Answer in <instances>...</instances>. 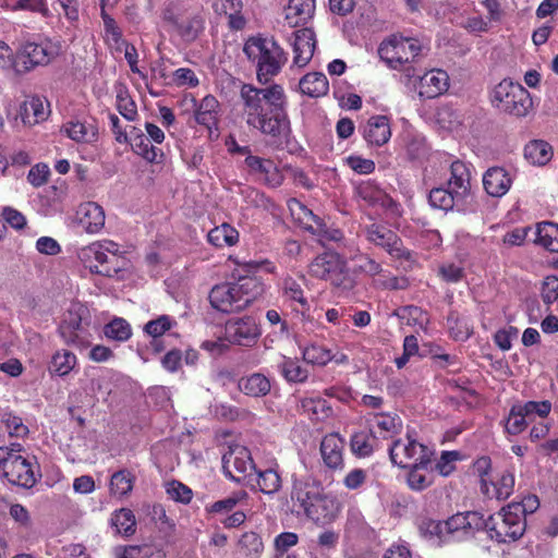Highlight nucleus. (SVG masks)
<instances>
[{
    "mask_svg": "<svg viewBox=\"0 0 558 558\" xmlns=\"http://www.w3.org/2000/svg\"><path fill=\"white\" fill-rule=\"evenodd\" d=\"M240 98L243 119L250 128L270 136L276 145L288 143L291 128L286 112L284 90L280 85L257 88L244 84Z\"/></svg>",
    "mask_w": 558,
    "mask_h": 558,
    "instance_id": "nucleus-1",
    "label": "nucleus"
},
{
    "mask_svg": "<svg viewBox=\"0 0 558 558\" xmlns=\"http://www.w3.org/2000/svg\"><path fill=\"white\" fill-rule=\"evenodd\" d=\"M290 511L303 515L318 526L335 522L342 510L338 497L326 492L318 481L294 478L290 490Z\"/></svg>",
    "mask_w": 558,
    "mask_h": 558,
    "instance_id": "nucleus-2",
    "label": "nucleus"
},
{
    "mask_svg": "<svg viewBox=\"0 0 558 558\" xmlns=\"http://www.w3.org/2000/svg\"><path fill=\"white\" fill-rule=\"evenodd\" d=\"M264 293V283L254 276H242L233 282L215 284L208 294L213 308L225 314L246 310Z\"/></svg>",
    "mask_w": 558,
    "mask_h": 558,
    "instance_id": "nucleus-3",
    "label": "nucleus"
},
{
    "mask_svg": "<svg viewBox=\"0 0 558 558\" xmlns=\"http://www.w3.org/2000/svg\"><path fill=\"white\" fill-rule=\"evenodd\" d=\"M0 471L9 483L24 488L34 487L41 477L36 458L20 444L0 447Z\"/></svg>",
    "mask_w": 558,
    "mask_h": 558,
    "instance_id": "nucleus-4",
    "label": "nucleus"
},
{
    "mask_svg": "<svg viewBox=\"0 0 558 558\" xmlns=\"http://www.w3.org/2000/svg\"><path fill=\"white\" fill-rule=\"evenodd\" d=\"M246 57L256 63L257 78L262 84L268 83L276 76L287 62V54L274 38L255 36L246 40L244 48Z\"/></svg>",
    "mask_w": 558,
    "mask_h": 558,
    "instance_id": "nucleus-5",
    "label": "nucleus"
},
{
    "mask_svg": "<svg viewBox=\"0 0 558 558\" xmlns=\"http://www.w3.org/2000/svg\"><path fill=\"white\" fill-rule=\"evenodd\" d=\"M308 272L312 277L328 281L335 289L342 292L351 291L356 284L345 258L335 251L318 254L311 262Z\"/></svg>",
    "mask_w": 558,
    "mask_h": 558,
    "instance_id": "nucleus-6",
    "label": "nucleus"
},
{
    "mask_svg": "<svg viewBox=\"0 0 558 558\" xmlns=\"http://www.w3.org/2000/svg\"><path fill=\"white\" fill-rule=\"evenodd\" d=\"M89 319L88 307L81 302H72L58 328L62 340L68 345L87 348L90 343Z\"/></svg>",
    "mask_w": 558,
    "mask_h": 558,
    "instance_id": "nucleus-7",
    "label": "nucleus"
},
{
    "mask_svg": "<svg viewBox=\"0 0 558 558\" xmlns=\"http://www.w3.org/2000/svg\"><path fill=\"white\" fill-rule=\"evenodd\" d=\"M61 51V44L50 38L27 40L16 51L15 73L23 74L50 63Z\"/></svg>",
    "mask_w": 558,
    "mask_h": 558,
    "instance_id": "nucleus-8",
    "label": "nucleus"
},
{
    "mask_svg": "<svg viewBox=\"0 0 558 558\" xmlns=\"http://www.w3.org/2000/svg\"><path fill=\"white\" fill-rule=\"evenodd\" d=\"M162 20L186 44L193 43L204 31L205 25L202 13L187 10L178 2H170L165 7Z\"/></svg>",
    "mask_w": 558,
    "mask_h": 558,
    "instance_id": "nucleus-9",
    "label": "nucleus"
},
{
    "mask_svg": "<svg viewBox=\"0 0 558 558\" xmlns=\"http://www.w3.org/2000/svg\"><path fill=\"white\" fill-rule=\"evenodd\" d=\"M518 506L510 504L488 517V535L497 543H511L520 539L526 529V519L518 513Z\"/></svg>",
    "mask_w": 558,
    "mask_h": 558,
    "instance_id": "nucleus-10",
    "label": "nucleus"
},
{
    "mask_svg": "<svg viewBox=\"0 0 558 558\" xmlns=\"http://www.w3.org/2000/svg\"><path fill=\"white\" fill-rule=\"evenodd\" d=\"M493 105L515 117H525L532 108L530 93L519 83L502 80L492 93Z\"/></svg>",
    "mask_w": 558,
    "mask_h": 558,
    "instance_id": "nucleus-11",
    "label": "nucleus"
},
{
    "mask_svg": "<svg viewBox=\"0 0 558 558\" xmlns=\"http://www.w3.org/2000/svg\"><path fill=\"white\" fill-rule=\"evenodd\" d=\"M388 451L391 463L401 469H408L414 464L430 465L435 454L428 446L409 434L404 438L393 440Z\"/></svg>",
    "mask_w": 558,
    "mask_h": 558,
    "instance_id": "nucleus-12",
    "label": "nucleus"
},
{
    "mask_svg": "<svg viewBox=\"0 0 558 558\" xmlns=\"http://www.w3.org/2000/svg\"><path fill=\"white\" fill-rule=\"evenodd\" d=\"M553 404L548 400L526 401L513 404L508 415L501 421L504 433L509 436L522 434L533 421V415L545 418L549 415Z\"/></svg>",
    "mask_w": 558,
    "mask_h": 558,
    "instance_id": "nucleus-13",
    "label": "nucleus"
},
{
    "mask_svg": "<svg viewBox=\"0 0 558 558\" xmlns=\"http://www.w3.org/2000/svg\"><path fill=\"white\" fill-rule=\"evenodd\" d=\"M421 49L422 46L417 39L392 35L380 44L378 54L389 68L399 70L413 61Z\"/></svg>",
    "mask_w": 558,
    "mask_h": 558,
    "instance_id": "nucleus-14",
    "label": "nucleus"
},
{
    "mask_svg": "<svg viewBox=\"0 0 558 558\" xmlns=\"http://www.w3.org/2000/svg\"><path fill=\"white\" fill-rule=\"evenodd\" d=\"M366 240L384 250L389 256L400 262L413 263V253L404 246L397 232L385 225L373 222L365 227Z\"/></svg>",
    "mask_w": 558,
    "mask_h": 558,
    "instance_id": "nucleus-15",
    "label": "nucleus"
},
{
    "mask_svg": "<svg viewBox=\"0 0 558 558\" xmlns=\"http://www.w3.org/2000/svg\"><path fill=\"white\" fill-rule=\"evenodd\" d=\"M77 256L85 268L92 274L109 278L124 270L126 265L125 257H119L118 255L110 256L102 251L99 245L93 243L82 247Z\"/></svg>",
    "mask_w": 558,
    "mask_h": 558,
    "instance_id": "nucleus-16",
    "label": "nucleus"
},
{
    "mask_svg": "<svg viewBox=\"0 0 558 558\" xmlns=\"http://www.w3.org/2000/svg\"><path fill=\"white\" fill-rule=\"evenodd\" d=\"M226 339L240 347L252 348L262 336V328L256 317L243 315L241 317L230 318L225 326Z\"/></svg>",
    "mask_w": 558,
    "mask_h": 558,
    "instance_id": "nucleus-17",
    "label": "nucleus"
},
{
    "mask_svg": "<svg viewBox=\"0 0 558 558\" xmlns=\"http://www.w3.org/2000/svg\"><path fill=\"white\" fill-rule=\"evenodd\" d=\"M222 470L226 477L241 483L253 472H256V466L251 451L246 447L232 445L222 456Z\"/></svg>",
    "mask_w": 558,
    "mask_h": 558,
    "instance_id": "nucleus-18",
    "label": "nucleus"
},
{
    "mask_svg": "<svg viewBox=\"0 0 558 558\" xmlns=\"http://www.w3.org/2000/svg\"><path fill=\"white\" fill-rule=\"evenodd\" d=\"M355 194L371 206L379 205L395 217L402 215L401 205L389 196L375 180H362L354 185Z\"/></svg>",
    "mask_w": 558,
    "mask_h": 558,
    "instance_id": "nucleus-19",
    "label": "nucleus"
},
{
    "mask_svg": "<svg viewBox=\"0 0 558 558\" xmlns=\"http://www.w3.org/2000/svg\"><path fill=\"white\" fill-rule=\"evenodd\" d=\"M360 133L368 147H383L390 141L392 135L391 118L386 114L371 116L361 124Z\"/></svg>",
    "mask_w": 558,
    "mask_h": 558,
    "instance_id": "nucleus-20",
    "label": "nucleus"
},
{
    "mask_svg": "<svg viewBox=\"0 0 558 558\" xmlns=\"http://www.w3.org/2000/svg\"><path fill=\"white\" fill-rule=\"evenodd\" d=\"M344 438L336 432L325 435L320 441L319 451L324 465L331 471L344 469Z\"/></svg>",
    "mask_w": 558,
    "mask_h": 558,
    "instance_id": "nucleus-21",
    "label": "nucleus"
},
{
    "mask_svg": "<svg viewBox=\"0 0 558 558\" xmlns=\"http://www.w3.org/2000/svg\"><path fill=\"white\" fill-rule=\"evenodd\" d=\"M76 217L78 225L89 234L98 233L105 227V210L95 202L81 204L76 210Z\"/></svg>",
    "mask_w": 558,
    "mask_h": 558,
    "instance_id": "nucleus-22",
    "label": "nucleus"
},
{
    "mask_svg": "<svg viewBox=\"0 0 558 558\" xmlns=\"http://www.w3.org/2000/svg\"><path fill=\"white\" fill-rule=\"evenodd\" d=\"M293 61L292 66L304 68L313 58L315 49V35L310 28H302L294 33L292 43Z\"/></svg>",
    "mask_w": 558,
    "mask_h": 558,
    "instance_id": "nucleus-23",
    "label": "nucleus"
},
{
    "mask_svg": "<svg viewBox=\"0 0 558 558\" xmlns=\"http://www.w3.org/2000/svg\"><path fill=\"white\" fill-rule=\"evenodd\" d=\"M449 76L439 69H433L424 73L418 81V95L424 98H434L448 89Z\"/></svg>",
    "mask_w": 558,
    "mask_h": 558,
    "instance_id": "nucleus-24",
    "label": "nucleus"
},
{
    "mask_svg": "<svg viewBox=\"0 0 558 558\" xmlns=\"http://www.w3.org/2000/svg\"><path fill=\"white\" fill-rule=\"evenodd\" d=\"M61 132L78 144H93L98 140V128L94 122L72 119L63 123Z\"/></svg>",
    "mask_w": 558,
    "mask_h": 558,
    "instance_id": "nucleus-25",
    "label": "nucleus"
},
{
    "mask_svg": "<svg viewBox=\"0 0 558 558\" xmlns=\"http://www.w3.org/2000/svg\"><path fill=\"white\" fill-rule=\"evenodd\" d=\"M288 207L293 221L303 230L313 233L322 231V218L315 215L306 205L296 198L288 201Z\"/></svg>",
    "mask_w": 558,
    "mask_h": 558,
    "instance_id": "nucleus-26",
    "label": "nucleus"
},
{
    "mask_svg": "<svg viewBox=\"0 0 558 558\" xmlns=\"http://www.w3.org/2000/svg\"><path fill=\"white\" fill-rule=\"evenodd\" d=\"M349 445L352 454L359 459L373 456L379 448L378 438L372 429L353 432Z\"/></svg>",
    "mask_w": 558,
    "mask_h": 558,
    "instance_id": "nucleus-27",
    "label": "nucleus"
},
{
    "mask_svg": "<svg viewBox=\"0 0 558 558\" xmlns=\"http://www.w3.org/2000/svg\"><path fill=\"white\" fill-rule=\"evenodd\" d=\"M315 0H290L284 19L291 27L306 24L314 15Z\"/></svg>",
    "mask_w": 558,
    "mask_h": 558,
    "instance_id": "nucleus-28",
    "label": "nucleus"
},
{
    "mask_svg": "<svg viewBox=\"0 0 558 558\" xmlns=\"http://www.w3.org/2000/svg\"><path fill=\"white\" fill-rule=\"evenodd\" d=\"M219 113V102L211 95L205 96L195 105L194 117L198 124L211 130L217 125Z\"/></svg>",
    "mask_w": 558,
    "mask_h": 558,
    "instance_id": "nucleus-29",
    "label": "nucleus"
},
{
    "mask_svg": "<svg viewBox=\"0 0 558 558\" xmlns=\"http://www.w3.org/2000/svg\"><path fill=\"white\" fill-rule=\"evenodd\" d=\"M47 104L39 97H31L24 100L20 107V118L24 124L33 125L43 121L48 116Z\"/></svg>",
    "mask_w": 558,
    "mask_h": 558,
    "instance_id": "nucleus-30",
    "label": "nucleus"
},
{
    "mask_svg": "<svg viewBox=\"0 0 558 558\" xmlns=\"http://www.w3.org/2000/svg\"><path fill=\"white\" fill-rule=\"evenodd\" d=\"M238 387L241 392L246 396L260 398L270 392L271 384L268 377L260 373H254L250 376L242 377Z\"/></svg>",
    "mask_w": 558,
    "mask_h": 558,
    "instance_id": "nucleus-31",
    "label": "nucleus"
},
{
    "mask_svg": "<svg viewBox=\"0 0 558 558\" xmlns=\"http://www.w3.org/2000/svg\"><path fill=\"white\" fill-rule=\"evenodd\" d=\"M239 231L230 223L223 222L207 233V241L216 248L230 247L238 244Z\"/></svg>",
    "mask_w": 558,
    "mask_h": 558,
    "instance_id": "nucleus-32",
    "label": "nucleus"
},
{
    "mask_svg": "<svg viewBox=\"0 0 558 558\" xmlns=\"http://www.w3.org/2000/svg\"><path fill=\"white\" fill-rule=\"evenodd\" d=\"M302 94L310 97L325 96L329 90V83L322 72H312L304 75L299 83Z\"/></svg>",
    "mask_w": 558,
    "mask_h": 558,
    "instance_id": "nucleus-33",
    "label": "nucleus"
},
{
    "mask_svg": "<svg viewBox=\"0 0 558 558\" xmlns=\"http://www.w3.org/2000/svg\"><path fill=\"white\" fill-rule=\"evenodd\" d=\"M279 371L282 377L291 384H304L310 376L308 369L296 357L283 356L279 364Z\"/></svg>",
    "mask_w": 558,
    "mask_h": 558,
    "instance_id": "nucleus-34",
    "label": "nucleus"
},
{
    "mask_svg": "<svg viewBox=\"0 0 558 558\" xmlns=\"http://www.w3.org/2000/svg\"><path fill=\"white\" fill-rule=\"evenodd\" d=\"M135 481V475L128 469L114 472L109 484L111 495L120 499L129 496L133 490Z\"/></svg>",
    "mask_w": 558,
    "mask_h": 558,
    "instance_id": "nucleus-35",
    "label": "nucleus"
},
{
    "mask_svg": "<svg viewBox=\"0 0 558 558\" xmlns=\"http://www.w3.org/2000/svg\"><path fill=\"white\" fill-rule=\"evenodd\" d=\"M303 412L307 413L312 421L325 422L333 414L331 405L323 398H303L301 400Z\"/></svg>",
    "mask_w": 558,
    "mask_h": 558,
    "instance_id": "nucleus-36",
    "label": "nucleus"
},
{
    "mask_svg": "<svg viewBox=\"0 0 558 558\" xmlns=\"http://www.w3.org/2000/svg\"><path fill=\"white\" fill-rule=\"evenodd\" d=\"M524 157L532 165L543 166L551 159L553 148L545 141L534 140L525 145Z\"/></svg>",
    "mask_w": 558,
    "mask_h": 558,
    "instance_id": "nucleus-37",
    "label": "nucleus"
},
{
    "mask_svg": "<svg viewBox=\"0 0 558 558\" xmlns=\"http://www.w3.org/2000/svg\"><path fill=\"white\" fill-rule=\"evenodd\" d=\"M101 19L104 21V39L109 48L122 52L125 40L122 38V32L113 17H111L102 7Z\"/></svg>",
    "mask_w": 558,
    "mask_h": 558,
    "instance_id": "nucleus-38",
    "label": "nucleus"
},
{
    "mask_svg": "<svg viewBox=\"0 0 558 558\" xmlns=\"http://www.w3.org/2000/svg\"><path fill=\"white\" fill-rule=\"evenodd\" d=\"M490 487V495H485L487 498H496L498 500H506L511 496L514 488V475L511 471H502L495 482H488Z\"/></svg>",
    "mask_w": 558,
    "mask_h": 558,
    "instance_id": "nucleus-39",
    "label": "nucleus"
},
{
    "mask_svg": "<svg viewBox=\"0 0 558 558\" xmlns=\"http://www.w3.org/2000/svg\"><path fill=\"white\" fill-rule=\"evenodd\" d=\"M77 364L76 355L65 349L58 350L51 357L49 372L58 376L69 375Z\"/></svg>",
    "mask_w": 558,
    "mask_h": 558,
    "instance_id": "nucleus-40",
    "label": "nucleus"
},
{
    "mask_svg": "<svg viewBox=\"0 0 558 558\" xmlns=\"http://www.w3.org/2000/svg\"><path fill=\"white\" fill-rule=\"evenodd\" d=\"M111 525L117 533L126 537L132 536L136 532V519L133 511L129 508H121L111 514Z\"/></svg>",
    "mask_w": 558,
    "mask_h": 558,
    "instance_id": "nucleus-41",
    "label": "nucleus"
},
{
    "mask_svg": "<svg viewBox=\"0 0 558 558\" xmlns=\"http://www.w3.org/2000/svg\"><path fill=\"white\" fill-rule=\"evenodd\" d=\"M305 279L302 277L301 279H294L292 277H288L283 281V295L286 299L295 302L300 306V311L305 312L310 310V303L304 295V286Z\"/></svg>",
    "mask_w": 558,
    "mask_h": 558,
    "instance_id": "nucleus-42",
    "label": "nucleus"
},
{
    "mask_svg": "<svg viewBox=\"0 0 558 558\" xmlns=\"http://www.w3.org/2000/svg\"><path fill=\"white\" fill-rule=\"evenodd\" d=\"M236 549L245 558H259L264 550V544L259 534L251 531L241 535Z\"/></svg>",
    "mask_w": 558,
    "mask_h": 558,
    "instance_id": "nucleus-43",
    "label": "nucleus"
},
{
    "mask_svg": "<svg viewBox=\"0 0 558 558\" xmlns=\"http://www.w3.org/2000/svg\"><path fill=\"white\" fill-rule=\"evenodd\" d=\"M374 420L379 435L385 439L393 438L402 429V421L397 414L378 413Z\"/></svg>",
    "mask_w": 558,
    "mask_h": 558,
    "instance_id": "nucleus-44",
    "label": "nucleus"
},
{
    "mask_svg": "<svg viewBox=\"0 0 558 558\" xmlns=\"http://www.w3.org/2000/svg\"><path fill=\"white\" fill-rule=\"evenodd\" d=\"M398 316L403 324L425 330L429 324V315L416 305H407L399 310Z\"/></svg>",
    "mask_w": 558,
    "mask_h": 558,
    "instance_id": "nucleus-45",
    "label": "nucleus"
},
{
    "mask_svg": "<svg viewBox=\"0 0 558 558\" xmlns=\"http://www.w3.org/2000/svg\"><path fill=\"white\" fill-rule=\"evenodd\" d=\"M428 465L408 466L409 472L407 475V483L410 489L422 492L433 484V478L427 472Z\"/></svg>",
    "mask_w": 558,
    "mask_h": 558,
    "instance_id": "nucleus-46",
    "label": "nucleus"
},
{
    "mask_svg": "<svg viewBox=\"0 0 558 558\" xmlns=\"http://www.w3.org/2000/svg\"><path fill=\"white\" fill-rule=\"evenodd\" d=\"M302 359L307 364L325 366L332 360V354L324 345L311 343L302 349Z\"/></svg>",
    "mask_w": 558,
    "mask_h": 558,
    "instance_id": "nucleus-47",
    "label": "nucleus"
},
{
    "mask_svg": "<svg viewBox=\"0 0 558 558\" xmlns=\"http://www.w3.org/2000/svg\"><path fill=\"white\" fill-rule=\"evenodd\" d=\"M247 499L248 494L245 490H238L225 499L217 500L206 506V511L209 513H227L232 511L238 505H242Z\"/></svg>",
    "mask_w": 558,
    "mask_h": 558,
    "instance_id": "nucleus-48",
    "label": "nucleus"
},
{
    "mask_svg": "<svg viewBox=\"0 0 558 558\" xmlns=\"http://www.w3.org/2000/svg\"><path fill=\"white\" fill-rule=\"evenodd\" d=\"M105 336L118 342L128 341L132 336L131 325L121 317H116L104 327Z\"/></svg>",
    "mask_w": 558,
    "mask_h": 558,
    "instance_id": "nucleus-49",
    "label": "nucleus"
},
{
    "mask_svg": "<svg viewBox=\"0 0 558 558\" xmlns=\"http://www.w3.org/2000/svg\"><path fill=\"white\" fill-rule=\"evenodd\" d=\"M257 485L259 490L266 495H274L281 489L282 480L278 471L267 469L264 471H256Z\"/></svg>",
    "mask_w": 558,
    "mask_h": 558,
    "instance_id": "nucleus-50",
    "label": "nucleus"
},
{
    "mask_svg": "<svg viewBox=\"0 0 558 558\" xmlns=\"http://www.w3.org/2000/svg\"><path fill=\"white\" fill-rule=\"evenodd\" d=\"M131 145L137 155L149 162L159 163L163 158V154L160 149L151 146L149 138L145 137L143 134L134 137Z\"/></svg>",
    "mask_w": 558,
    "mask_h": 558,
    "instance_id": "nucleus-51",
    "label": "nucleus"
},
{
    "mask_svg": "<svg viewBox=\"0 0 558 558\" xmlns=\"http://www.w3.org/2000/svg\"><path fill=\"white\" fill-rule=\"evenodd\" d=\"M175 322L168 315H160L156 319L149 320L144 326V331L154 338L153 345L156 351H159L158 338L161 337L166 331L170 330Z\"/></svg>",
    "mask_w": 558,
    "mask_h": 558,
    "instance_id": "nucleus-52",
    "label": "nucleus"
},
{
    "mask_svg": "<svg viewBox=\"0 0 558 558\" xmlns=\"http://www.w3.org/2000/svg\"><path fill=\"white\" fill-rule=\"evenodd\" d=\"M404 143L407 154L411 159H418L428 150L425 137L416 132L408 131L404 135Z\"/></svg>",
    "mask_w": 558,
    "mask_h": 558,
    "instance_id": "nucleus-53",
    "label": "nucleus"
},
{
    "mask_svg": "<svg viewBox=\"0 0 558 558\" xmlns=\"http://www.w3.org/2000/svg\"><path fill=\"white\" fill-rule=\"evenodd\" d=\"M444 525V521L424 518L418 523V531L425 538L432 539L436 537L440 542H446L448 536Z\"/></svg>",
    "mask_w": 558,
    "mask_h": 558,
    "instance_id": "nucleus-54",
    "label": "nucleus"
},
{
    "mask_svg": "<svg viewBox=\"0 0 558 558\" xmlns=\"http://www.w3.org/2000/svg\"><path fill=\"white\" fill-rule=\"evenodd\" d=\"M1 423L4 425L11 437L24 438L29 433V429L27 425L24 424L23 418L13 412L3 413Z\"/></svg>",
    "mask_w": 558,
    "mask_h": 558,
    "instance_id": "nucleus-55",
    "label": "nucleus"
},
{
    "mask_svg": "<svg viewBox=\"0 0 558 558\" xmlns=\"http://www.w3.org/2000/svg\"><path fill=\"white\" fill-rule=\"evenodd\" d=\"M483 186L486 193L493 197L504 196L510 189L512 181L510 177H482Z\"/></svg>",
    "mask_w": 558,
    "mask_h": 558,
    "instance_id": "nucleus-56",
    "label": "nucleus"
},
{
    "mask_svg": "<svg viewBox=\"0 0 558 558\" xmlns=\"http://www.w3.org/2000/svg\"><path fill=\"white\" fill-rule=\"evenodd\" d=\"M117 558H165L161 550H156L149 545L143 546H126L120 549Z\"/></svg>",
    "mask_w": 558,
    "mask_h": 558,
    "instance_id": "nucleus-57",
    "label": "nucleus"
},
{
    "mask_svg": "<svg viewBox=\"0 0 558 558\" xmlns=\"http://www.w3.org/2000/svg\"><path fill=\"white\" fill-rule=\"evenodd\" d=\"M428 201L433 207L448 210L453 207L456 197L447 187H434L429 192Z\"/></svg>",
    "mask_w": 558,
    "mask_h": 558,
    "instance_id": "nucleus-58",
    "label": "nucleus"
},
{
    "mask_svg": "<svg viewBox=\"0 0 558 558\" xmlns=\"http://www.w3.org/2000/svg\"><path fill=\"white\" fill-rule=\"evenodd\" d=\"M434 158H438L441 161L440 170H445L448 167L451 172L450 174H471L473 171L471 163L454 159L453 156L449 154L438 153Z\"/></svg>",
    "mask_w": 558,
    "mask_h": 558,
    "instance_id": "nucleus-59",
    "label": "nucleus"
},
{
    "mask_svg": "<svg viewBox=\"0 0 558 558\" xmlns=\"http://www.w3.org/2000/svg\"><path fill=\"white\" fill-rule=\"evenodd\" d=\"M436 120L441 129L448 131L456 130L461 123L460 114L449 106L438 109Z\"/></svg>",
    "mask_w": 558,
    "mask_h": 558,
    "instance_id": "nucleus-60",
    "label": "nucleus"
},
{
    "mask_svg": "<svg viewBox=\"0 0 558 558\" xmlns=\"http://www.w3.org/2000/svg\"><path fill=\"white\" fill-rule=\"evenodd\" d=\"M461 459L459 451H442L435 464V470L442 476H449L456 470V462Z\"/></svg>",
    "mask_w": 558,
    "mask_h": 558,
    "instance_id": "nucleus-61",
    "label": "nucleus"
},
{
    "mask_svg": "<svg viewBox=\"0 0 558 558\" xmlns=\"http://www.w3.org/2000/svg\"><path fill=\"white\" fill-rule=\"evenodd\" d=\"M244 163L250 171L259 172L260 174H270L277 170L272 160L253 156L251 151L244 158Z\"/></svg>",
    "mask_w": 558,
    "mask_h": 558,
    "instance_id": "nucleus-62",
    "label": "nucleus"
},
{
    "mask_svg": "<svg viewBox=\"0 0 558 558\" xmlns=\"http://www.w3.org/2000/svg\"><path fill=\"white\" fill-rule=\"evenodd\" d=\"M541 296L545 304L558 303V277L550 275L544 278L541 288Z\"/></svg>",
    "mask_w": 558,
    "mask_h": 558,
    "instance_id": "nucleus-63",
    "label": "nucleus"
},
{
    "mask_svg": "<svg viewBox=\"0 0 558 558\" xmlns=\"http://www.w3.org/2000/svg\"><path fill=\"white\" fill-rule=\"evenodd\" d=\"M117 108L122 117L129 121H134L137 116L135 102L126 92L120 90L117 95Z\"/></svg>",
    "mask_w": 558,
    "mask_h": 558,
    "instance_id": "nucleus-64",
    "label": "nucleus"
}]
</instances>
